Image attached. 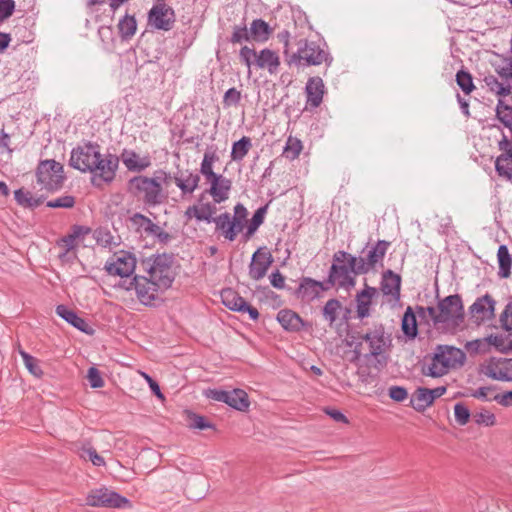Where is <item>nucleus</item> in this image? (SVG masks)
<instances>
[{
	"instance_id": "nucleus-1",
	"label": "nucleus",
	"mask_w": 512,
	"mask_h": 512,
	"mask_svg": "<svg viewBox=\"0 0 512 512\" xmlns=\"http://www.w3.org/2000/svg\"><path fill=\"white\" fill-rule=\"evenodd\" d=\"M142 265L149 277L135 276L125 288L135 289L139 301L149 305L156 299V293L168 289L174 280L171 258L166 254L153 255L143 260Z\"/></svg>"
},
{
	"instance_id": "nucleus-2",
	"label": "nucleus",
	"mask_w": 512,
	"mask_h": 512,
	"mask_svg": "<svg viewBox=\"0 0 512 512\" xmlns=\"http://www.w3.org/2000/svg\"><path fill=\"white\" fill-rule=\"evenodd\" d=\"M69 164L83 173L90 172L92 184L100 187L114 180L119 158L113 154L102 156L100 146L89 142L72 150Z\"/></svg>"
},
{
	"instance_id": "nucleus-3",
	"label": "nucleus",
	"mask_w": 512,
	"mask_h": 512,
	"mask_svg": "<svg viewBox=\"0 0 512 512\" xmlns=\"http://www.w3.org/2000/svg\"><path fill=\"white\" fill-rule=\"evenodd\" d=\"M170 179V174L163 170L157 171L155 177L134 176L128 181L127 190L133 196L142 198L145 204L156 206L162 203L164 198L161 183H167Z\"/></svg>"
},
{
	"instance_id": "nucleus-4",
	"label": "nucleus",
	"mask_w": 512,
	"mask_h": 512,
	"mask_svg": "<svg viewBox=\"0 0 512 512\" xmlns=\"http://www.w3.org/2000/svg\"><path fill=\"white\" fill-rule=\"evenodd\" d=\"M233 211V215L224 212L212 221L215 224L216 232H219L230 242L234 241L238 234L244 230L248 217V210L242 203H237Z\"/></svg>"
},
{
	"instance_id": "nucleus-5",
	"label": "nucleus",
	"mask_w": 512,
	"mask_h": 512,
	"mask_svg": "<svg viewBox=\"0 0 512 512\" xmlns=\"http://www.w3.org/2000/svg\"><path fill=\"white\" fill-rule=\"evenodd\" d=\"M391 243L386 240H378L374 245H366L360 257H349L351 270L354 274H367L376 269L377 265L383 266V259Z\"/></svg>"
},
{
	"instance_id": "nucleus-6",
	"label": "nucleus",
	"mask_w": 512,
	"mask_h": 512,
	"mask_svg": "<svg viewBox=\"0 0 512 512\" xmlns=\"http://www.w3.org/2000/svg\"><path fill=\"white\" fill-rule=\"evenodd\" d=\"M333 58L320 45L314 41L300 40L296 53H293L287 60L288 64L317 66L325 63L330 66Z\"/></svg>"
},
{
	"instance_id": "nucleus-7",
	"label": "nucleus",
	"mask_w": 512,
	"mask_h": 512,
	"mask_svg": "<svg viewBox=\"0 0 512 512\" xmlns=\"http://www.w3.org/2000/svg\"><path fill=\"white\" fill-rule=\"evenodd\" d=\"M349 257H352V255L345 251L334 253L326 286L332 288L338 285L341 288L349 289L355 285V279L352 275L354 272L351 270Z\"/></svg>"
},
{
	"instance_id": "nucleus-8",
	"label": "nucleus",
	"mask_w": 512,
	"mask_h": 512,
	"mask_svg": "<svg viewBox=\"0 0 512 512\" xmlns=\"http://www.w3.org/2000/svg\"><path fill=\"white\" fill-rule=\"evenodd\" d=\"M358 339L361 341L356 343L354 353L358 357L360 355L362 342H366L369 347V353L364 356L366 359L382 356L391 343L390 336L386 334L382 324H375L366 333L359 335Z\"/></svg>"
},
{
	"instance_id": "nucleus-9",
	"label": "nucleus",
	"mask_w": 512,
	"mask_h": 512,
	"mask_svg": "<svg viewBox=\"0 0 512 512\" xmlns=\"http://www.w3.org/2000/svg\"><path fill=\"white\" fill-rule=\"evenodd\" d=\"M37 182L49 192L62 188L65 180L63 165L50 159L39 162L36 169Z\"/></svg>"
},
{
	"instance_id": "nucleus-10",
	"label": "nucleus",
	"mask_w": 512,
	"mask_h": 512,
	"mask_svg": "<svg viewBox=\"0 0 512 512\" xmlns=\"http://www.w3.org/2000/svg\"><path fill=\"white\" fill-rule=\"evenodd\" d=\"M86 504L92 507L125 508L131 507V502L114 490L100 487L91 490L86 497Z\"/></svg>"
},
{
	"instance_id": "nucleus-11",
	"label": "nucleus",
	"mask_w": 512,
	"mask_h": 512,
	"mask_svg": "<svg viewBox=\"0 0 512 512\" xmlns=\"http://www.w3.org/2000/svg\"><path fill=\"white\" fill-rule=\"evenodd\" d=\"M464 320V307L460 295L454 294L438 302V321L459 325Z\"/></svg>"
},
{
	"instance_id": "nucleus-12",
	"label": "nucleus",
	"mask_w": 512,
	"mask_h": 512,
	"mask_svg": "<svg viewBox=\"0 0 512 512\" xmlns=\"http://www.w3.org/2000/svg\"><path fill=\"white\" fill-rule=\"evenodd\" d=\"M486 377L503 382L512 381V358L490 357L480 365Z\"/></svg>"
},
{
	"instance_id": "nucleus-13",
	"label": "nucleus",
	"mask_w": 512,
	"mask_h": 512,
	"mask_svg": "<svg viewBox=\"0 0 512 512\" xmlns=\"http://www.w3.org/2000/svg\"><path fill=\"white\" fill-rule=\"evenodd\" d=\"M206 395L212 400L225 403L239 411H246L250 406L248 394L242 389L231 391L211 389Z\"/></svg>"
},
{
	"instance_id": "nucleus-14",
	"label": "nucleus",
	"mask_w": 512,
	"mask_h": 512,
	"mask_svg": "<svg viewBox=\"0 0 512 512\" xmlns=\"http://www.w3.org/2000/svg\"><path fill=\"white\" fill-rule=\"evenodd\" d=\"M148 25L157 30L170 31L176 21L174 10L164 2H159L148 12Z\"/></svg>"
},
{
	"instance_id": "nucleus-15",
	"label": "nucleus",
	"mask_w": 512,
	"mask_h": 512,
	"mask_svg": "<svg viewBox=\"0 0 512 512\" xmlns=\"http://www.w3.org/2000/svg\"><path fill=\"white\" fill-rule=\"evenodd\" d=\"M136 259L129 252L120 251L115 253L105 268L110 275L120 276L121 278L129 277L135 270Z\"/></svg>"
},
{
	"instance_id": "nucleus-16",
	"label": "nucleus",
	"mask_w": 512,
	"mask_h": 512,
	"mask_svg": "<svg viewBox=\"0 0 512 512\" xmlns=\"http://www.w3.org/2000/svg\"><path fill=\"white\" fill-rule=\"evenodd\" d=\"M434 355L435 361L440 363L448 372L451 368L463 365L466 360V355L461 349L448 345H438Z\"/></svg>"
},
{
	"instance_id": "nucleus-17",
	"label": "nucleus",
	"mask_w": 512,
	"mask_h": 512,
	"mask_svg": "<svg viewBox=\"0 0 512 512\" xmlns=\"http://www.w3.org/2000/svg\"><path fill=\"white\" fill-rule=\"evenodd\" d=\"M326 281H316L310 277H303L295 294L303 301H313L320 297L322 291L330 289Z\"/></svg>"
},
{
	"instance_id": "nucleus-18",
	"label": "nucleus",
	"mask_w": 512,
	"mask_h": 512,
	"mask_svg": "<svg viewBox=\"0 0 512 512\" xmlns=\"http://www.w3.org/2000/svg\"><path fill=\"white\" fill-rule=\"evenodd\" d=\"M494 308L495 301L490 295L486 294L470 306V314L475 323L481 324L494 316Z\"/></svg>"
},
{
	"instance_id": "nucleus-19",
	"label": "nucleus",
	"mask_w": 512,
	"mask_h": 512,
	"mask_svg": "<svg viewBox=\"0 0 512 512\" xmlns=\"http://www.w3.org/2000/svg\"><path fill=\"white\" fill-rule=\"evenodd\" d=\"M273 262L272 256L269 252L263 251L261 248H259L253 255L251 259V263L249 265V276L253 280H260L262 279L269 267L271 266Z\"/></svg>"
},
{
	"instance_id": "nucleus-20",
	"label": "nucleus",
	"mask_w": 512,
	"mask_h": 512,
	"mask_svg": "<svg viewBox=\"0 0 512 512\" xmlns=\"http://www.w3.org/2000/svg\"><path fill=\"white\" fill-rule=\"evenodd\" d=\"M118 158L130 172L140 173L149 168L152 164L151 157L148 154L140 156L134 150L129 149H124Z\"/></svg>"
},
{
	"instance_id": "nucleus-21",
	"label": "nucleus",
	"mask_w": 512,
	"mask_h": 512,
	"mask_svg": "<svg viewBox=\"0 0 512 512\" xmlns=\"http://www.w3.org/2000/svg\"><path fill=\"white\" fill-rule=\"evenodd\" d=\"M216 204L215 202H207L201 205L189 206L184 212V216L187 220L195 218L199 222L203 221L210 224L216 218L214 216L217 212Z\"/></svg>"
},
{
	"instance_id": "nucleus-22",
	"label": "nucleus",
	"mask_w": 512,
	"mask_h": 512,
	"mask_svg": "<svg viewBox=\"0 0 512 512\" xmlns=\"http://www.w3.org/2000/svg\"><path fill=\"white\" fill-rule=\"evenodd\" d=\"M324 92L325 86L322 78L318 76L310 77L305 87L307 105H309L311 108L319 107L322 103Z\"/></svg>"
},
{
	"instance_id": "nucleus-23",
	"label": "nucleus",
	"mask_w": 512,
	"mask_h": 512,
	"mask_svg": "<svg viewBox=\"0 0 512 512\" xmlns=\"http://www.w3.org/2000/svg\"><path fill=\"white\" fill-rule=\"evenodd\" d=\"M210 188L207 192L212 196L215 203H222L229 197L231 189V181L222 175H218L215 179L209 181Z\"/></svg>"
},
{
	"instance_id": "nucleus-24",
	"label": "nucleus",
	"mask_w": 512,
	"mask_h": 512,
	"mask_svg": "<svg viewBox=\"0 0 512 512\" xmlns=\"http://www.w3.org/2000/svg\"><path fill=\"white\" fill-rule=\"evenodd\" d=\"M56 313L58 316H60L62 319L67 321L69 324H71L73 327L77 328L78 330L86 333V334H92L94 331L92 327L86 322L85 319L78 316L76 312L69 309L65 305H58L56 307Z\"/></svg>"
},
{
	"instance_id": "nucleus-25",
	"label": "nucleus",
	"mask_w": 512,
	"mask_h": 512,
	"mask_svg": "<svg viewBox=\"0 0 512 512\" xmlns=\"http://www.w3.org/2000/svg\"><path fill=\"white\" fill-rule=\"evenodd\" d=\"M176 186L181 190L182 196L191 195L199 186L200 176L188 170L174 176Z\"/></svg>"
},
{
	"instance_id": "nucleus-26",
	"label": "nucleus",
	"mask_w": 512,
	"mask_h": 512,
	"mask_svg": "<svg viewBox=\"0 0 512 512\" xmlns=\"http://www.w3.org/2000/svg\"><path fill=\"white\" fill-rule=\"evenodd\" d=\"M255 65L260 69H267L270 74H276L280 66V58L275 51L265 48L257 53Z\"/></svg>"
},
{
	"instance_id": "nucleus-27",
	"label": "nucleus",
	"mask_w": 512,
	"mask_h": 512,
	"mask_svg": "<svg viewBox=\"0 0 512 512\" xmlns=\"http://www.w3.org/2000/svg\"><path fill=\"white\" fill-rule=\"evenodd\" d=\"M401 277L392 270H387L382 275L381 291L384 295L392 296L398 300L400 297Z\"/></svg>"
},
{
	"instance_id": "nucleus-28",
	"label": "nucleus",
	"mask_w": 512,
	"mask_h": 512,
	"mask_svg": "<svg viewBox=\"0 0 512 512\" xmlns=\"http://www.w3.org/2000/svg\"><path fill=\"white\" fill-rule=\"evenodd\" d=\"M377 289L368 285L356 295L357 315L360 319L368 317L372 298L377 295Z\"/></svg>"
},
{
	"instance_id": "nucleus-29",
	"label": "nucleus",
	"mask_w": 512,
	"mask_h": 512,
	"mask_svg": "<svg viewBox=\"0 0 512 512\" xmlns=\"http://www.w3.org/2000/svg\"><path fill=\"white\" fill-rule=\"evenodd\" d=\"M487 342L494 346L501 353H509L512 351V328H502L499 333L491 334L486 338Z\"/></svg>"
},
{
	"instance_id": "nucleus-30",
	"label": "nucleus",
	"mask_w": 512,
	"mask_h": 512,
	"mask_svg": "<svg viewBox=\"0 0 512 512\" xmlns=\"http://www.w3.org/2000/svg\"><path fill=\"white\" fill-rule=\"evenodd\" d=\"M277 320L287 331H299L303 326L301 317L296 312L289 309L279 311L277 314Z\"/></svg>"
},
{
	"instance_id": "nucleus-31",
	"label": "nucleus",
	"mask_w": 512,
	"mask_h": 512,
	"mask_svg": "<svg viewBox=\"0 0 512 512\" xmlns=\"http://www.w3.org/2000/svg\"><path fill=\"white\" fill-rule=\"evenodd\" d=\"M433 404V396L428 393V388L419 387L410 398V406L417 412L425 411Z\"/></svg>"
},
{
	"instance_id": "nucleus-32",
	"label": "nucleus",
	"mask_w": 512,
	"mask_h": 512,
	"mask_svg": "<svg viewBox=\"0 0 512 512\" xmlns=\"http://www.w3.org/2000/svg\"><path fill=\"white\" fill-rule=\"evenodd\" d=\"M267 213V205L259 207L252 218L245 225L246 231L243 233V240L248 241L254 233L258 230V228L263 224L265 215Z\"/></svg>"
},
{
	"instance_id": "nucleus-33",
	"label": "nucleus",
	"mask_w": 512,
	"mask_h": 512,
	"mask_svg": "<svg viewBox=\"0 0 512 512\" xmlns=\"http://www.w3.org/2000/svg\"><path fill=\"white\" fill-rule=\"evenodd\" d=\"M401 329L404 335L410 340L415 339L418 335L416 316L410 306L407 307L402 317Z\"/></svg>"
},
{
	"instance_id": "nucleus-34",
	"label": "nucleus",
	"mask_w": 512,
	"mask_h": 512,
	"mask_svg": "<svg viewBox=\"0 0 512 512\" xmlns=\"http://www.w3.org/2000/svg\"><path fill=\"white\" fill-rule=\"evenodd\" d=\"M223 304L232 311L240 312L246 307V300L232 289H226L221 293Z\"/></svg>"
},
{
	"instance_id": "nucleus-35",
	"label": "nucleus",
	"mask_w": 512,
	"mask_h": 512,
	"mask_svg": "<svg viewBox=\"0 0 512 512\" xmlns=\"http://www.w3.org/2000/svg\"><path fill=\"white\" fill-rule=\"evenodd\" d=\"M122 40L131 39L137 31V22L134 16L126 14L117 25Z\"/></svg>"
},
{
	"instance_id": "nucleus-36",
	"label": "nucleus",
	"mask_w": 512,
	"mask_h": 512,
	"mask_svg": "<svg viewBox=\"0 0 512 512\" xmlns=\"http://www.w3.org/2000/svg\"><path fill=\"white\" fill-rule=\"evenodd\" d=\"M250 36L255 41L264 42L268 40L272 30L267 22L262 19H255L251 23Z\"/></svg>"
},
{
	"instance_id": "nucleus-37",
	"label": "nucleus",
	"mask_w": 512,
	"mask_h": 512,
	"mask_svg": "<svg viewBox=\"0 0 512 512\" xmlns=\"http://www.w3.org/2000/svg\"><path fill=\"white\" fill-rule=\"evenodd\" d=\"M218 160L219 157L215 151H206L204 153L203 160L200 165V173L206 178L208 182L215 179L219 175L213 171V164Z\"/></svg>"
},
{
	"instance_id": "nucleus-38",
	"label": "nucleus",
	"mask_w": 512,
	"mask_h": 512,
	"mask_svg": "<svg viewBox=\"0 0 512 512\" xmlns=\"http://www.w3.org/2000/svg\"><path fill=\"white\" fill-rule=\"evenodd\" d=\"M497 174L512 183V154H500L495 161Z\"/></svg>"
},
{
	"instance_id": "nucleus-39",
	"label": "nucleus",
	"mask_w": 512,
	"mask_h": 512,
	"mask_svg": "<svg viewBox=\"0 0 512 512\" xmlns=\"http://www.w3.org/2000/svg\"><path fill=\"white\" fill-rule=\"evenodd\" d=\"M499 272L501 278H508L511 274L512 259L506 245H500L497 252Z\"/></svg>"
},
{
	"instance_id": "nucleus-40",
	"label": "nucleus",
	"mask_w": 512,
	"mask_h": 512,
	"mask_svg": "<svg viewBox=\"0 0 512 512\" xmlns=\"http://www.w3.org/2000/svg\"><path fill=\"white\" fill-rule=\"evenodd\" d=\"M251 147V139L247 136H243L240 140L234 142L231 150L232 160L237 162L242 161L248 154Z\"/></svg>"
},
{
	"instance_id": "nucleus-41",
	"label": "nucleus",
	"mask_w": 512,
	"mask_h": 512,
	"mask_svg": "<svg viewBox=\"0 0 512 512\" xmlns=\"http://www.w3.org/2000/svg\"><path fill=\"white\" fill-rule=\"evenodd\" d=\"M342 310L343 306L341 302L338 299L333 298L326 302L323 307L322 314L324 319L330 326H332Z\"/></svg>"
},
{
	"instance_id": "nucleus-42",
	"label": "nucleus",
	"mask_w": 512,
	"mask_h": 512,
	"mask_svg": "<svg viewBox=\"0 0 512 512\" xmlns=\"http://www.w3.org/2000/svg\"><path fill=\"white\" fill-rule=\"evenodd\" d=\"M207 489V481L202 477H194L187 485V493L192 499H201Z\"/></svg>"
},
{
	"instance_id": "nucleus-43",
	"label": "nucleus",
	"mask_w": 512,
	"mask_h": 512,
	"mask_svg": "<svg viewBox=\"0 0 512 512\" xmlns=\"http://www.w3.org/2000/svg\"><path fill=\"white\" fill-rule=\"evenodd\" d=\"M483 81L491 92L499 96L505 97L511 93V86L504 85L503 83L499 82L497 77L494 75L490 74L485 76Z\"/></svg>"
},
{
	"instance_id": "nucleus-44",
	"label": "nucleus",
	"mask_w": 512,
	"mask_h": 512,
	"mask_svg": "<svg viewBox=\"0 0 512 512\" xmlns=\"http://www.w3.org/2000/svg\"><path fill=\"white\" fill-rule=\"evenodd\" d=\"M302 149L303 145L301 140L296 137L289 136L283 150V156L289 160H295L299 157Z\"/></svg>"
},
{
	"instance_id": "nucleus-45",
	"label": "nucleus",
	"mask_w": 512,
	"mask_h": 512,
	"mask_svg": "<svg viewBox=\"0 0 512 512\" xmlns=\"http://www.w3.org/2000/svg\"><path fill=\"white\" fill-rule=\"evenodd\" d=\"M496 117L506 127L512 129V106L499 99L496 105Z\"/></svg>"
},
{
	"instance_id": "nucleus-46",
	"label": "nucleus",
	"mask_w": 512,
	"mask_h": 512,
	"mask_svg": "<svg viewBox=\"0 0 512 512\" xmlns=\"http://www.w3.org/2000/svg\"><path fill=\"white\" fill-rule=\"evenodd\" d=\"M14 197L17 203L26 208H34L41 204L40 199H36L32 196L31 192L24 191L22 188L17 189L14 192Z\"/></svg>"
},
{
	"instance_id": "nucleus-47",
	"label": "nucleus",
	"mask_w": 512,
	"mask_h": 512,
	"mask_svg": "<svg viewBox=\"0 0 512 512\" xmlns=\"http://www.w3.org/2000/svg\"><path fill=\"white\" fill-rule=\"evenodd\" d=\"M448 373L447 369L443 368L442 365L435 361V355L431 357V361L422 367V374L432 378H439Z\"/></svg>"
},
{
	"instance_id": "nucleus-48",
	"label": "nucleus",
	"mask_w": 512,
	"mask_h": 512,
	"mask_svg": "<svg viewBox=\"0 0 512 512\" xmlns=\"http://www.w3.org/2000/svg\"><path fill=\"white\" fill-rule=\"evenodd\" d=\"M456 83L465 94H470L475 89L471 74L463 69L457 72Z\"/></svg>"
},
{
	"instance_id": "nucleus-49",
	"label": "nucleus",
	"mask_w": 512,
	"mask_h": 512,
	"mask_svg": "<svg viewBox=\"0 0 512 512\" xmlns=\"http://www.w3.org/2000/svg\"><path fill=\"white\" fill-rule=\"evenodd\" d=\"M19 354L21 355L24 365L27 370L34 376L40 378L43 375V371L38 365V361L36 358L31 356L29 353L24 350L19 349Z\"/></svg>"
},
{
	"instance_id": "nucleus-50",
	"label": "nucleus",
	"mask_w": 512,
	"mask_h": 512,
	"mask_svg": "<svg viewBox=\"0 0 512 512\" xmlns=\"http://www.w3.org/2000/svg\"><path fill=\"white\" fill-rule=\"evenodd\" d=\"M454 416L455 421L459 425L464 426L469 422L471 413L469 408L464 403L459 402L454 405Z\"/></svg>"
},
{
	"instance_id": "nucleus-51",
	"label": "nucleus",
	"mask_w": 512,
	"mask_h": 512,
	"mask_svg": "<svg viewBox=\"0 0 512 512\" xmlns=\"http://www.w3.org/2000/svg\"><path fill=\"white\" fill-rule=\"evenodd\" d=\"M188 427L191 429H199L205 430L208 428H212V424L207 421V419L201 415L189 412L188 415Z\"/></svg>"
},
{
	"instance_id": "nucleus-52",
	"label": "nucleus",
	"mask_w": 512,
	"mask_h": 512,
	"mask_svg": "<svg viewBox=\"0 0 512 512\" xmlns=\"http://www.w3.org/2000/svg\"><path fill=\"white\" fill-rule=\"evenodd\" d=\"M80 457L89 459L95 466H104L105 460L100 456L93 447H83L80 452Z\"/></svg>"
},
{
	"instance_id": "nucleus-53",
	"label": "nucleus",
	"mask_w": 512,
	"mask_h": 512,
	"mask_svg": "<svg viewBox=\"0 0 512 512\" xmlns=\"http://www.w3.org/2000/svg\"><path fill=\"white\" fill-rule=\"evenodd\" d=\"M473 420L476 424L485 426H493L496 423L495 415L488 410L474 413Z\"/></svg>"
},
{
	"instance_id": "nucleus-54",
	"label": "nucleus",
	"mask_w": 512,
	"mask_h": 512,
	"mask_svg": "<svg viewBox=\"0 0 512 512\" xmlns=\"http://www.w3.org/2000/svg\"><path fill=\"white\" fill-rule=\"evenodd\" d=\"M75 205V198L71 195L61 196L47 202L49 208H72Z\"/></svg>"
},
{
	"instance_id": "nucleus-55",
	"label": "nucleus",
	"mask_w": 512,
	"mask_h": 512,
	"mask_svg": "<svg viewBox=\"0 0 512 512\" xmlns=\"http://www.w3.org/2000/svg\"><path fill=\"white\" fill-rule=\"evenodd\" d=\"M250 37V32L245 25L234 26L230 41L233 44L242 43L244 41H249Z\"/></svg>"
},
{
	"instance_id": "nucleus-56",
	"label": "nucleus",
	"mask_w": 512,
	"mask_h": 512,
	"mask_svg": "<svg viewBox=\"0 0 512 512\" xmlns=\"http://www.w3.org/2000/svg\"><path fill=\"white\" fill-rule=\"evenodd\" d=\"M241 100V92L236 88L228 89L223 96V104L225 107L238 105Z\"/></svg>"
},
{
	"instance_id": "nucleus-57",
	"label": "nucleus",
	"mask_w": 512,
	"mask_h": 512,
	"mask_svg": "<svg viewBox=\"0 0 512 512\" xmlns=\"http://www.w3.org/2000/svg\"><path fill=\"white\" fill-rule=\"evenodd\" d=\"M130 222L137 231L143 230L146 232V228L151 224V220L141 213H135L130 217Z\"/></svg>"
},
{
	"instance_id": "nucleus-58",
	"label": "nucleus",
	"mask_w": 512,
	"mask_h": 512,
	"mask_svg": "<svg viewBox=\"0 0 512 512\" xmlns=\"http://www.w3.org/2000/svg\"><path fill=\"white\" fill-rule=\"evenodd\" d=\"M77 240L69 233L68 235L61 238L58 245L64 248V252L60 255V258L68 256L70 251L74 250L77 246Z\"/></svg>"
},
{
	"instance_id": "nucleus-59",
	"label": "nucleus",
	"mask_w": 512,
	"mask_h": 512,
	"mask_svg": "<svg viewBox=\"0 0 512 512\" xmlns=\"http://www.w3.org/2000/svg\"><path fill=\"white\" fill-rule=\"evenodd\" d=\"M87 379L92 388H101L104 386V380L96 367H90L88 369Z\"/></svg>"
},
{
	"instance_id": "nucleus-60",
	"label": "nucleus",
	"mask_w": 512,
	"mask_h": 512,
	"mask_svg": "<svg viewBox=\"0 0 512 512\" xmlns=\"http://www.w3.org/2000/svg\"><path fill=\"white\" fill-rule=\"evenodd\" d=\"M239 56L247 67L250 68L253 63L255 64L257 52L248 46H244L240 49Z\"/></svg>"
},
{
	"instance_id": "nucleus-61",
	"label": "nucleus",
	"mask_w": 512,
	"mask_h": 512,
	"mask_svg": "<svg viewBox=\"0 0 512 512\" xmlns=\"http://www.w3.org/2000/svg\"><path fill=\"white\" fill-rule=\"evenodd\" d=\"M15 9V3L13 0H0V21H4L9 18Z\"/></svg>"
},
{
	"instance_id": "nucleus-62",
	"label": "nucleus",
	"mask_w": 512,
	"mask_h": 512,
	"mask_svg": "<svg viewBox=\"0 0 512 512\" xmlns=\"http://www.w3.org/2000/svg\"><path fill=\"white\" fill-rule=\"evenodd\" d=\"M500 323L502 328L511 330L512 328V302L508 303L500 316Z\"/></svg>"
},
{
	"instance_id": "nucleus-63",
	"label": "nucleus",
	"mask_w": 512,
	"mask_h": 512,
	"mask_svg": "<svg viewBox=\"0 0 512 512\" xmlns=\"http://www.w3.org/2000/svg\"><path fill=\"white\" fill-rule=\"evenodd\" d=\"M388 392L389 397L397 402L404 401L408 396L407 390L402 386H391Z\"/></svg>"
},
{
	"instance_id": "nucleus-64",
	"label": "nucleus",
	"mask_w": 512,
	"mask_h": 512,
	"mask_svg": "<svg viewBox=\"0 0 512 512\" xmlns=\"http://www.w3.org/2000/svg\"><path fill=\"white\" fill-rule=\"evenodd\" d=\"M91 233V228L82 225H74L71 228V235L77 240H83L84 237Z\"/></svg>"
}]
</instances>
